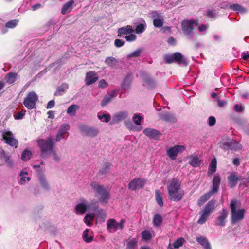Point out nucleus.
I'll list each match as a JSON object with an SVG mask.
<instances>
[{"label":"nucleus","mask_w":249,"mask_h":249,"mask_svg":"<svg viewBox=\"0 0 249 249\" xmlns=\"http://www.w3.org/2000/svg\"><path fill=\"white\" fill-rule=\"evenodd\" d=\"M143 119V117L141 116L139 114H135L132 118L133 121L134 123L137 125H139L141 124V121Z\"/></svg>","instance_id":"obj_43"},{"label":"nucleus","mask_w":249,"mask_h":249,"mask_svg":"<svg viewBox=\"0 0 249 249\" xmlns=\"http://www.w3.org/2000/svg\"><path fill=\"white\" fill-rule=\"evenodd\" d=\"M143 133L145 135L149 137L150 139H155L161 135L159 131L151 128H145L143 130Z\"/></svg>","instance_id":"obj_18"},{"label":"nucleus","mask_w":249,"mask_h":249,"mask_svg":"<svg viewBox=\"0 0 249 249\" xmlns=\"http://www.w3.org/2000/svg\"><path fill=\"white\" fill-rule=\"evenodd\" d=\"M69 86L67 84H63L58 87L56 91L54 93L55 96H61L64 92L68 89Z\"/></svg>","instance_id":"obj_31"},{"label":"nucleus","mask_w":249,"mask_h":249,"mask_svg":"<svg viewBox=\"0 0 249 249\" xmlns=\"http://www.w3.org/2000/svg\"><path fill=\"white\" fill-rule=\"evenodd\" d=\"M28 173L27 172L22 171L20 173V179L19 181V183L21 185H23L26 182V181H30V178L29 177H27Z\"/></svg>","instance_id":"obj_37"},{"label":"nucleus","mask_w":249,"mask_h":249,"mask_svg":"<svg viewBox=\"0 0 249 249\" xmlns=\"http://www.w3.org/2000/svg\"><path fill=\"white\" fill-rule=\"evenodd\" d=\"M216 122V120L214 117L211 116L209 118V125L210 126H213Z\"/></svg>","instance_id":"obj_61"},{"label":"nucleus","mask_w":249,"mask_h":249,"mask_svg":"<svg viewBox=\"0 0 249 249\" xmlns=\"http://www.w3.org/2000/svg\"><path fill=\"white\" fill-rule=\"evenodd\" d=\"M74 3V1L73 0H71L65 3L61 9V14L65 15L71 12L72 9V5Z\"/></svg>","instance_id":"obj_21"},{"label":"nucleus","mask_w":249,"mask_h":249,"mask_svg":"<svg viewBox=\"0 0 249 249\" xmlns=\"http://www.w3.org/2000/svg\"><path fill=\"white\" fill-rule=\"evenodd\" d=\"M220 147L225 150L237 151L242 148V146L236 141L233 139H223L220 143Z\"/></svg>","instance_id":"obj_7"},{"label":"nucleus","mask_w":249,"mask_h":249,"mask_svg":"<svg viewBox=\"0 0 249 249\" xmlns=\"http://www.w3.org/2000/svg\"><path fill=\"white\" fill-rule=\"evenodd\" d=\"M164 59L167 64L177 62L178 64H183L184 66H187L188 64L186 58L179 52H175L173 55H165Z\"/></svg>","instance_id":"obj_5"},{"label":"nucleus","mask_w":249,"mask_h":249,"mask_svg":"<svg viewBox=\"0 0 249 249\" xmlns=\"http://www.w3.org/2000/svg\"><path fill=\"white\" fill-rule=\"evenodd\" d=\"M38 100V97L37 94L32 92V108L35 107V102Z\"/></svg>","instance_id":"obj_60"},{"label":"nucleus","mask_w":249,"mask_h":249,"mask_svg":"<svg viewBox=\"0 0 249 249\" xmlns=\"http://www.w3.org/2000/svg\"><path fill=\"white\" fill-rule=\"evenodd\" d=\"M137 245V241L136 239L133 238L130 240L127 244V249H134Z\"/></svg>","instance_id":"obj_49"},{"label":"nucleus","mask_w":249,"mask_h":249,"mask_svg":"<svg viewBox=\"0 0 249 249\" xmlns=\"http://www.w3.org/2000/svg\"><path fill=\"white\" fill-rule=\"evenodd\" d=\"M105 64L109 67H115L118 64V60L113 57L109 56L107 57L105 60Z\"/></svg>","instance_id":"obj_26"},{"label":"nucleus","mask_w":249,"mask_h":249,"mask_svg":"<svg viewBox=\"0 0 249 249\" xmlns=\"http://www.w3.org/2000/svg\"><path fill=\"white\" fill-rule=\"evenodd\" d=\"M17 74L14 72L8 73L5 77L6 82L8 84H13L17 79Z\"/></svg>","instance_id":"obj_28"},{"label":"nucleus","mask_w":249,"mask_h":249,"mask_svg":"<svg viewBox=\"0 0 249 249\" xmlns=\"http://www.w3.org/2000/svg\"><path fill=\"white\" fill-rule=\"evenodd\" d=\"M98 79L97 73L95 71H89L86 74L85 82L87 86L93 84Z\"/></svg>","instance_id":"obj_12"},{"label":"nucleus","mask_w":249,"mask_h":249,"mask_svg":"<svg viewBox=\"0 0 249 249\" xmlns=\"http://www.w3.org/2000/svg\"><path fill=\"white\" fill-rule=\"evenodd\" d=\"M2 141L11 147L17 148L18 144V141L15 138L14 134L10 131H4L2 132Z\"/></svg>","instance_id":"obj_8"},{"label":"nucleus","mask_w":249,"mask_h":249,"mask_svg":"<svg viewBox=\"0 0 249 249\" xmlns=\"http://www.w3.org/2000/svg\"><path fill=\"white\" fill-rule=\"evenodd\" d=\"M89 229H86L83 234V238L85 242L86 243H90L93 241V237L92 236L88 237Z\"/></svg>","instance_id":"obj_42"},{"label":"nucleus","mask_w":249,"mask_h":249,"mask_svg":"<svg viewBox=\"0 0 249 249\" xmlns=\"http://www.w3.org/2000/svg\"><path fill=\"white\" fill-rule=\"evenodd\" d=\"M99 133V131L97 128L90 127L87 136L91 137H95Z\"/></svg>","instance_id":"obj_45"},{"label":"nucleus","mask_w":249,"mask_h":249,"mask_svg":"<svg viewBox=\"0 0 249 249\" xmlns=\"http://www.w3.org/2000/svg\"><path fill=\"white\" fill-rule=\"evenodd\" d=\"M142 50L141 49H137L136 51L132 52L127 55V59H130L132 57H137L140 55Z\"/></svg>","instance_id":"obj_48"},{"label":"nucleus","mask_w":249,"mask_h":249,"mask_svg":"<svg viewBox=\"0 0 249 249\" xmlns=\"http://www.w3.org/2000/svg\"><path fill=\"white\" fill-rule=\"evenodd\" d=\"M145 30V26L142 23L138 24L135 29V32L137 34H142Z\"/></svg>","instance_id":"obj_51"},{"label":"nucleus","mask_w":249,"mask_h":249,"mask_svg":"<svg viewBox=\"0 0 249 249\" xmlns=\"http://www.w3.org/2000/svg\"><path fill=\"white\" fill-rule=\"evenodd\" d=\"M185 239L182 237L178 238L172 245L173 248L178 249L181 247L185 242Z\"/></svg>","instance_id":"obj_38"},{"label":"nucleus","mask_w":249,"mask_h":249,"mask_svg":"<svg viewBox=\"0 0 249 249\" xmlns=\"http://www.w3.org/2000/svg\"><path fill=\"white\" fill-rule=\"evenodd\" d=\"M240 180L241 178L237 177L236 173L234 172H232L228 177V185L231 188H233L237 185L238 181Z\"/></svg>","instance_id":"obj_17"},{"label":"nucleus","mask_w":249,"mask_h":249,"mask_svg":"<svg viewBox=\"0 0 249 249\" xmlns=\"http://www.w3.org/2000/svg\"><path fill=\"white\" fill-rule=\"evenodd\" d=\"M128 116L127 111H120L115 113L112 117V123L115 124L119 123L125 119Z\"/></svg>","instance_id":"obj_16"},{"label":"nucleus","mask_w":249,"mask_h":249,"mask_svg":"<svg viewBox=\"0 0 249 249\" xmlns=\"http://www.w3.org/2000/svg\"><path fill=\"white\" fill-rule=\"evenodd\" d=\"M163 221L162 217L159 214H155L153 219V223L154 226L157 227L160 226Z\"/></svg>","instance_id":"obj_34"},{"label":"nucleus","mask_w":249,"mask_h":249,"mask_svg":"<svg viewBox=\"0 0 249 249\" xmlns=\"http://www.w3.org/2000/svg\"><path fill=\"white\" fill-rule=\"evenodd\" d=\"M217 168V160L215 158L213 159L209 166L208 173L212 174L216 171Z\"/></svg>","instance_id":"obj_35"},{"label":"nucleus","mask_w":249,"mask_h":249,"mask_svg":"<svg viewBox=\"0 0 249 249\" xmlns=\"http://www.w3.org/2000/svg\"><path fill=\"white\" fill-rule=\"evenodd\" d=\"M228 214L227 210L223 208L219 213V215L216 218L215 224L219 226L224 227L225 226L226 219L228 217Z\"/></svg>","instance_id":"obj_10"},{"label":"nucleus","mask_w":249,"mask_h":249,"mask_svg":"<svg viewBox=\"0 0 249 249\" xmlns=\"http://www.w3.org/2000/svg\"><path fill=\"white\" fill-rule=\"evenodd\" d=\"M89 127H90L86 126L84 124H81L79 125V128L82 132L87 136Z\"/></svg>","instance_id":"obj_55"},{"label":"nucleus","mask_w":249,"mask_h":249,"mask_svg":"<svg viewBox=\"0 0 249 249\" xmlns=\"http://www.w3.org/2000/svg\"><path fill=\"white\" fill-rule=\"evenodd\" d=\"M215 203L216 201L212 199L207 203L204 207L200 217L198 220L197 222L198 223L203 224L206 222L209 216L215 209Z\"/></svg>","instance_id":"obj_6"},{"label":"nucleus","mask_w":249,"mask_h":249,"mask_svg":"<svg viewBox=\"0 0 249 249\" xmlns=\"http://www.w3.org/2000/svg\"><path fill=\"white\" fill-rule=\"evenodd\" d=\"M238 200L234 198L231 200L230 205L231 212V223L232 224H235L241 221L244 217L246 211L244 209H240L237 210V208H238Z\"/></svg>","instance_id":"obj_2"},{"label":"nucleus","mask_w":249,"mask_h":249,"mask_svg":"<svg viewBox=\"0 0 249 249\" xmlns=\"http://www.w3.org/2000/svg\"><path fill=\"white\" fill-rule=\"evenodd\" d=\"M189 163L194 167H199L202 162L197 155H191L189 157Z\"/></svg>","instance_id":"obj_22"},{"label":"nucleus","mask_w":249,"mask_h":249,"mask_svg":"<svg viewBox=\"0 0 249 249\" xmlns=\"http://www.w3.org/2000/svg\"><path fill=\"white\" fill-rule=\"evenodd\" d=\"M145 184L144 180L141 178H136L131 180L128 184L129 189L136 190L142 188Z\"/></svg>","instance_id":"obj_13"},{"label":"nucleus","mask_w":249,"mask_h":249,"mask_svg":"<svg viewBox=\"0 0 249 249\" xmlns=\"http://www.w3.org/2000/svg\"><path fill=\"white\" fill-rule=\"evenodd\" d=\"M38 144L41 151L43 152H52L53 150V143L51 137H48L46 140L41 139L38 141Z\"/></svg>","instance_id":"obj_9"},{"label":"nucleus","mask_w":249,"mask_h":249,"mask_svg":"<svg viewBox=\"0 0 249 249\" xmlns=\"http://www.w3.org/2000/svg\"><path fill=\"white\" fill-rule=\"evenodd\" d=\"M31 156V152L27 150H25L21 154V158L23 160L27 161L30 160Z\"/></svg>","instance_id":"obj_46"},{"label":"nucleus","mask_w":249,"mask_h":249,"mask_svg":"<svg viewBox=\"0 0 249 249\" xmlns=\"http://www.w3.org/2000/svg\"><path fill=\"white\" fill-rule=\"evenodd\" d=\"M44 170V168L41 169V170L40 171L39 170H37V176L38 177L40 184L42 187L44 188L47 189L49 188V185L47 183V182L46 181L45 178L44 177V176L43 175L42 173Z\"/></svg>","instance_id":"obj_24"},{"label":"nucleus","mask_w":249,"mask_h":249,"mask_svg":"<svg viewBox=\"0 0 249 249\" xmlns=\"http://www.w3.org/2000/svg\"><path fill=\"white\" fill-rule=\"evenodd\" d=\"M107 228L108 230L113 229L114 231H116L118 229L117 222L116 220L113 218L109 219L107 222Z\"/></svg>","instance_id":"obj_29"},{"label":"nucleus","mask_w":249,"mask_h":249,"mask_svg":"<svg viewBox=\"0 0 249 249\" xmlns=\"http://www.w3.org/2000/svg\"><path fill=\"white\" fill-rule=\"evenodd\" d=\"M70 128V125L68 124H65L61 125L59 131L56 135L55 141L56 142L60 141L64 138V135L67 132Z\"/></svg>","instance_id":"obj_14"},{"label":"nucleus","mask_w":249,"mask_h":249,"mask_svg":"<svg viewBox=\"0 0 249 249\" xmlns=\"http://www.w3.org/2000/svg\"><path fill=\"white\" fill-rule=\"evenodd\" d=\"M230 8L233 11H237L241 13H244L247 11V10L244 7L238 4L231 5Z\"/></svg>","instance_id":"obj_36"},{"label":"nucleus","mask_w":249,"mask_h":249,"mask_svg":"<svg viewBox=\"0 0 249 249\" xmlns=\"http://www.w3.org/2000/svg\"><path fill=\"white\" fill-rule=\"evenodd\" d=\"M134 32V30L130 25L125 26L119 28L117 30V36L121 37L123 35H127Z\"/></svg>","instance_id":"obj_19"},{"label":"nucleus","mask_w":249,"mask_h":249,"mask_svg":"<svg viewBox=\"0 0 249 249\" xmlns=\"http://www.w3.org/2000/svg\"><path fill=\"white\" fill-rule=\"evenodd\" d=\"M180 182L177 179L173 178L170 184L167 187L168 198L173 201L180 200L184 195V192L180 187Z\"/></svg>","instance_id":"obj_1"},{"label":"nucleus","mask_w":249,"mask_h":249,"mask_svg":"<svg viewBox=\"0 0 249 249\" xmlns=\"http://www.w3.org/2000/svg\"><path fill=\"white\" fill-rule=\"evenodd\" d=\"M160 118L165 121L172 123L177 122V118L172 114L168 112H163L160 114Z\"/></svg>","instance_id":"obj_20"},{"label":"nucleus","mask_w":249,"mask_h":249,"mask_svg":"<svg viewBox=\"0 0 249 249\" xmlns=\"http://www.w3.org/2000/svg\"><path fill=\"white\" fill-rule=\"evenodd\" d=\"M111 166V164L109 162L106 163L105 166L102 168L99 171V173L101 175H105L108 172V170Z\"/></svg>","instance_id":"obj_44"},{"label":"nucleus","mask_w":249,"mask_h":249,"mask_svg":"<svg viewBox=\"0 0 249 249\" xmlns=\"http://www.w3.org/2000/svg\"><path fill=\"white\" fill-rule=\"evenodd\" d=\"M94 216L93 215L87 214L84 218V222L88 226H91L92 225V222L93 221Z\"/></svg>","instance_id":"obj_39"},{"label":"nucleus","mask_w":249,"mask_h":249,"mask_svg":"<svg viewBox=\"0 0 249 249\" xmlns=\"http://www.w3.org/2000/svg\"><path fill=\"white\" fill-rule=\"evenodd\" d=\"M155 199L157 203L160 207L163 206L162 195L159 190L155 191Z\"/></svg>","instance_id":"obj_33"},{"label":"nucleus","mask_w":249,"mask_h":249,"mask_svg":"<svg viewBox=\"0 0 249 249\" xmlns=\"http://www.w3.org/2000/svg\"><path fill=\"white\" fill-rule=\"evenodd\" d=\"M196 241L205 249H211L210 244L206 238L201 236L196 238Z\"/></svg>","instance_id":"obj_25"},{"label":"nucleus","mask_w":249,"mask_h":249,"mask_svg":"<svg viewBox=\"0 0 249 249\" xmlns=\"http://www.w3.org/2000/svg\"><path fill=\"white\" fill-rule=\"evenodd\" d=\"M132 74L131 73L127 74L126 76L123 80V83L122 84V88H126L127 87H129L130 85L131 84L132 81Z\"/></svg>","instance_id":"obj_30"},{"label":"nucleus","mask_w":249,"mask_h":249,"mask_svg":"<svg viewBox=\"0 0 249 249\" xmlns=\"http://www.w3.org/2000/svg\"><path fill=\"white\" fill-rule=\"evenodd\" d=\"M125 42L124 41L119 39H116L114 41V45L118 48L123 46Z\"/></svg>","instance_id":"obj_57"},{"label":"nucleus","mask_w":249,"mask_h":249,"mask_svg":"<svg viewBox=\"0 0 249 249\" xmlns=\"http://www.w3.org/2000/svg\"><path fill=\"white\" fill-rule=\"evenodd\" d=\"M194 20L183 21L182 23V29L186 35H190L194 29Z\"/></svg>","instance_id":"obj_15"},{"label":"nucleus","mask_w":249,"mask_h":249,"mask_svg":"<svg viewBox=\"0 0 249 249\" xmlns=\"http://www.w3.org/2000/svg\"><path fill=\"white\" fill-rule=\"evenodd\" d=\"M142 239L145 241L150 240L152 237L151 234L148 231L146 230L142 232Z\"/></svg>","instance_id":"obj_50"},{"label":"nucleus","mask_w":249,"mask_h":249,"mask_svg":"<svg viewBox=\"0 0 249 249\" xmlns=\"http://www.w3.org/2000/svg\"><path fill=\"white\" fill-rule=\"evenodd\" d=\"M234 109L238 112H241L243 111V108L241 105L235 104L234 106Z\"/></svg>","instance_id":"obj_63"},{"label":"nucleus","mask_w":249,"mask_h":249,"mask_svg":"<svg viewBox=\"0 0 249 249\" xmlns=\"http://www.w3.org/2000/svg\"><path fill=\"white\" fill-rule=\"evenodd\" d=\"M98 118L100 120L104 119V121L106 123H108L110 119V115L109 114H103L102 115L98 114Z\"/></svg>","instance_id":"obj_52"},{"label":"nucleus","mask_w":249,"mask_h":249,"mask_svg":"<svg viewBox=\"0 0 249 249\" xmlns=\"http://www.w3.org/2000/svg\"><path fill=\"white\" fill-rule=\"evenodd\" d=\"M108 86V83L107 81H106V80L104 79H101L99 82L98 86L99 88L103 89L107 87Z\"/></svg>","instance_id":"obj_58"},{"label":"nucleus","mask_w":249,"mask_h":249,"mask_svg":"<svg viewBox=\"0 0 249 249\" xmlns=\"http://www.w3.org/2000/svg\"><path fill=\"white\" fill-rule=\"evenodd\" d=\"M51 152L53 154V159L54 160H55L56 161H57V162L59 161L60 158L59 157V156L57 155V153L55 151H53V150Z\"/></svg>","instance_id":"obj_64"},{"label":"nucleus","mask_w":249,"mask_h":249,"mask_svg":"<svg viewBox=\"0 0 249 249\" xmlns=\"http://www.w3.org/2000/svg\"><path fill=\"white\" fill-rule=\"evenodd\" d=\"M221 182L220 176H214L212 182V188L208 192L203 195L198 201V205L201 206L207 201L213 194L217 193L219 190Z\"/></svg>","instance_id":"obj_3"},{"label":"nucleus","mask_w":249,"mask_h":249,"mask_svg":"<svg viewBox=\"0 0 249 249\" xmlns=\"http://www.w3.org/2000/svg\"><path fill=\"white\" fill-rule=\"evenodd\" d=\"M116 95V92H113L111 93H108L106 95L103 99L101 101V105L102 107H104L106 106L107 104H108L112 98L114 97Z\"/></svg>","instance_id":"obj_27"},{"label":"nucleus","mask_w":249,"mask_h":249,"mask_svg":"<svg viewBox=\"0 0 249 249\" xmlns=\"http://www.w3.org/2000/svg\"><path fill=\"white\" fill-rule=\"evenodd\" d=\"M79 107L76 105H71L67 109V113L71 116L74 115L76 110L79 109Z\"/></svg>","instance_id":"obj_41"},{"label":"nucleus","mask_w":249,"mask_h":249,"mask_svg":"<svg viewBox=\"0 0 249 249\" xmlns=\"http://www.w3.org/2000/svg\"><path fill=\"white\" fill-rule=\"evenodd\" d=\"M136 38H137V37H136V35L134 34H133L132 33L129 34V35L126 36L125 37V38L126 40V41H128V42L134 41L136 40Z\"/></svg>","instance_id":"obj_56"},{"label":"nucleus","mask_w":249,"mask_h":249,"mask_svg":"<svg viewBox=\"0 0 249 249\" xmlns=\"http://www.w3.org/2000/svg\"><path fill=\"white\" fill-rule=\"evenodd\" d=\"M98 216L104 219L107 216V214L103 209H101L99 211Z\"/></svg>","instance_id":"obj_62"},{"label":"nucleus","mask_w":249,"mask_h":249,"mask_svg":"<svg viewBox=\"0 0 249 249\" xmlns=\"http://www.w3.org/2000/svg\"><path fill=\"white\" fill-rule=\"evenodd\" d=\"M23 104L28 109H31V92L28 93L27 97L24 99Z\"/></svg>","instance_id":"obj_40"},{"label":"nucleus","mask_w":249,"mask_h":249,"mask_svg":"<svg viewBox=\"0 0 249 249\" xmlns=\"http://www.w3.org/2000/svg\"><path fill=\"white\" fill-rule=\"evenodd\" d=\"M141 76L144 82L147 85L150 86L154 85L155 83L154 80L151 77L149 76L146 73H142Z\"/></svg>","instance_id":"obj_32"},{"label":"nucleus","mask_w":249,"mask_h":249,"mask_svg":"<svg viewBox=\"0 0 249 249\" xmlns=\"http://www.w3.org/2000/svg\"><path fill=\"white\" fill-rule=\"evenodd\" d=\"M25 111L22 110L18 112V113L15 115L14 117L15 119L19 120L22 119L25 115Z\"/></svg>","instance_id":"obj_59"},{"label":"nucleus","mask_w":249,"mask_h":249,"mask_svg":"<svg viewBox=\"0 0 249 249\" xmlns=\"http://www.w3.org/2000/svg\"><path fill=\"white\" fill-rule=\"evenodd\" d=\"M74 209L76 214L82 215L86 212L87 206L84 203H78L76 205Z\"/></svg>","instance_id":"obj_23"},{"label":"nucleus","mask_w":249,"mask_h":249,"mask_svg":"<svg viewBox=\"0 0 249 249\" xmlns=\"http://www.w3.org/2000/svg\"><path fill=\"white\" fill-rule=\"evenodd\" d=\"M18 23V20L13 19L7 22L5 24V27L8 28H13L15 27Z\"/></svg>","instance_id":"obj_47"},{"label":"nucleus","mask_w":249,"mask_h":249,"mask_svg":"<svg viewBox=\"0 0 249 249\" xmlns=\"http://www.w3.org/2000/svg\"><path fill=\"white\" fill-rule=\"evenodd\" d=\"M90 186L95 192L101 195L99 199L100 202L103 204L107 203L110 198L109 193L107 189L103 185H100L95 182H92L90 183Z\"/></svg>","instance_id":"obj_4"},{"label":"nucleus","mask_w":249,"mask_h":249,"mask_svg":"<svg viewBox=\"0 0 249 249\" xmlns=\"http://www.w3.org/2000/svg\"><path fill=\"white\" fill-rule=\"evenodd\" d=\"M163 22L162 19H154L153 20V25L155 27L160 28L163 26Z\"/></svg>","instance_id":"obj_53"},{"label":"nucleus","mask_w":249,"mask_h":249,"mask_svg":"<svg viewBox=\"0 0 249 249\" xmlns=\"http://www.w3.org/2000/svg\"><path fill=\"white\" fill-rule=\"evenodd\" d=\"M89 127H90L86 126L84 124H81L79 125V128L82 132L87 136Z\"/></svg>","instance_id":"obj_54"},{"label":"nucleus","mask_w":249,"mask_h":249,"mask_svg":"<svg viewBox=\"0 0 249 249\" xmlns=\"http://www.w3.org/2000/svg\"><path fill=\"white\" fill-rule=\"evenodd\" d=\"M185 147L182 145H176L171 147L167 151V154L172 160H175L179 152L184 151Z\"/></svg>","instance_id":"obj_11"}]
</instances>
